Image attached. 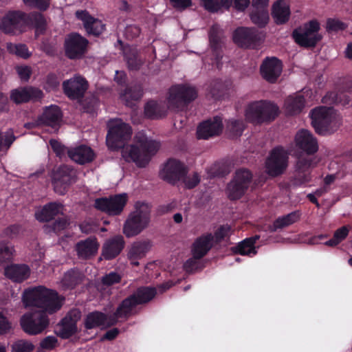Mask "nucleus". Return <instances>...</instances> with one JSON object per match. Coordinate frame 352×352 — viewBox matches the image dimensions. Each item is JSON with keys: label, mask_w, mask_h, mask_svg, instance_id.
Instances as JSON below:
<instances>
[{"label": "nucleus", "mask_w": 352, "mask_h": 352, "mask_svg": "<svg viewBox=\"0 0 352 352\" xmlns=\"http://www.w3.org/2000/svg\"><path fill=\"white\" fill-rule=\"evenodd\" d=\"M305 97L301 94L289 96L285 100V108L287 114L296 115L300 113L305 105Z\"/></svg>", "instance_id": "e433bc0d"}, {"label": "nucleus", "mask_w": 352, "mask_h": 352, "mask_svg": "<svg viewBox=\"0 0 352 352\" xmlns=\"http://www.w3.org/2000/svg\"><path fill=\"white\" fill-rule=\"evenodd\" d=\"M34 345L30 341L19 340L12 345V352H32Z\"/></svg>", "instance_id": "6e6d98bb"}, {"label": "nucleus", "mask_w": 352, "mask_h": 352, "mask_svg": "<svg viewBox=\"0 0 352 352\" xmlns=\"http://www.w3.org/2000/svg\"><path fill=\"white\" fill-rule=\"evenodd\" d=\"M137 300L134 295L130 294L124 298L118 305L112 315V324L116 323L119 319L126 320L133 316L138 314Z\"/></svg>", "instance_id": "aec40b11"}, {"label": "nucleus", "mask_w": 352, "mask_h": 352, "mask_svg": "<svg viewBox=\"0 0 352 352\" xmlns=\"http://www.w3.org/2000/svg\"><path fill=\"white\" fill-rule=\"evenodd\" d=\"M83 111L87 113H94L98 106V100L92 96L86 98L82 103Z\"/></svg>", "instance_id": "bf43d9fd"}, {"label": "nucleus", "mask_w": 352, "mask_h": 352, "mask_svg": "<svg viewBox=\"0 0 352 352\" xmlns=\"http://www.w3.org/2000/svg\"><path fill=\"white\" fill-rule=\"evenodd\" d=\"M121 280L122 276L120 274L116 272H111L102 277L101 283L103 285L109 287L120 283Z\"/></svg>", "instance_id": "4d7b16f0"}, {"label": "nucleus", "mask_w": 352, "mask_h": 352, "mask_svg": "<svg viewBox=\"0 0 352 352\" xmlns=\"http://www.w3.org/2000/svg\"><path fill=\"white\" fill-rule=\"evenodd\" d=\"M250 19L253 23L263 28L268 23L270 19L268 10L266 8H253L250 13Z\"/></svg>", "instance_id": "a18cd8bd"}, {"label": "nucleus", "mask_w": 352, "mask_h": 352, "mask_svg": "<svg viewBox=\"0 0 352 352\" xmlns=\"http://www.w3.org/2000/svg\"><path fill=\"white\" fill-rule=\"evenodd\" d=\"M76 173L74 168L68 165L60 166L53 173L52 183L55 192L64 195L67 188L75 182Z\"/></svg>", "instance_id": "4468645a"}, {"label": "nucleus", "mask_w": 352, "mask_h": 352, "mask_svg": "<svg viewBox=\"0 0 352 352\" xmlns=\"http://www.w3.org/2000/svg\"><path fill=\"white\" fill-rule=\"evenodd\" d=\"M143 96V89L140 85L129 86L120 93V98L125 102L126 106L131 107L134 101L139 100Z\"/></svg>", "instance_id": "58836bf2"}, {"label": "nucleus", "mask_w": 352, "mask_h": 352, "mask_svg": "<svg viewBox=\"0 0 352 352\" xmlns=\"http://www.w3.org/2000/svg\"><path fill=\"white\" fill-rule=\"evenodd\" d=\"M149 213L141 209L131 212L126 219L124 228V234L127 237H131L140 234L148 224Z\"/></svg>", "instance_id": "ddd939ff"}, {"label": "nucleus", "mask_w": 352, "mask_h": 352, "mask_svg": "<svg viewBox=\"0 0 352 352\" xmlns=\"http://www.w3.org/2000/svg\"><path fill=\"white\" fill-rule=\"evenodd\" d=\"M65 94L72 100H78L83 98L88 89V82L81 76H75L63 83Z\"/></svg>", "instance_id": "4be33fe9"}, {"label": "nucleus", "mask_w": 352, "mask_h": 352, "mask_svg": "<svg viewBox=\"0 0 352 352\" xmlns=\"http://www.w3.org/2000/svg\"><path fill=\"white\" fill-rule=\"evenodd\" d=\"M27 17V24L32 25L36 29V33L41 34L43 33L47 25V21L45 19L44 16L37 12H34L30 13L29 15H26Z\"/></svg>", "instance_id": "c03bdc74"}, {"label": "nucleus", "mask_w": 352, "mask_h": 352, "mask_svg": "<svg viewBox=\"0 0 352 352\" xmlns=\"http://www.w3.org/2000/svg\"><path fill=\"white\" fill-rule=\"evenodd\" d=\"M209 38L213 56L210 64L219 65L226 63V62L223 60V48L224 47L223 32L218 25L215 24L211 27L209 32Z\"/></svg>", "instance_id": "dca6fc26"}, {"label": "nucleus", "mask_w": 352, "mask_h": 352, "mask_svg": "<svg viewBox=\"0 0 352 352\" xmlns=\"http://www.w3.org/2000/svg\"><path fill=\"white\" fill-rule=\"evenodd\" d=\"M63 208V205L56 202L45 204L35 213L36 219L40 222H48L55 218Z\"/></svg>", "instance_id": "f704fd0d"}, {"label": "nucleus", "mask_w": 352, "mask_h": 352, "mask_svg": "<svg viewBox=\"0 0 352 352\" xmlns=\"http://www.w3.org/2000/svg\"><path fill=\"white\" fill-rule=\"evenodd\" d=\"M25 4L38 8L41 10H45L50 5V0H23Z\"/></svg>", "instance_id": "338daca9"}, {"label": "nucleus", "mask_w": 352, "mask_h": 352, "mask_svg": "<svg viewBox=\"0 0 352 352\" xmlns=\"http://www.w3.org/2000/svg\"><path fill=\"white\" fill-rule=\"evenodd\" d=\"M58 343V339L53 336H48L44 338L40 342V348L51 351L55 349Z\"/></svg>", "instance_id": "052dcab7"}, {"label": "nucleus", "mask_w": 352, "mask_h": 352, "mask_svg": "<svg viewBox=\"0 0 352 352\" xmlns=\"http://www.w3.org/2000/svg\"><path fill=\"white\" fill-rule=\"evenodd\" d=\"M124 240L120 235L115 236L107 240L102 248V256L109 261L118 256L124 247Z\"/></svg>", "instance_id": "a878e982"}, {"label": "nucleus", "mask_w": 352, "mask_h": 352, "mask_svg": "<svg viewBox=\"0 0 352 352\" xmlns=\"http://www.w3.org/2000/svg\"><path fill=\"white\" fill-rule=\"evenodd\" d=\"M20 231V226L16 224L11 225L3 230L2 232V236L14 239L18 236Z\"/></svg>", "instance_id": "69168bd1"}, {"label": "nucleus", "mask_w": 352, "mask_h": 352, "mask_svg": "<svg viewBox=\"0 0 352 352\" xmlns=\"http://www.w3.org/2000/svg\"><path fill=\"white\" fill-rule=\"evenodd\" d=\"M283 67H260L262 77L270 82H275L282 72Z\"/></svg>", "instance_id": "3c124183"}, {"label": "nucleus", "mask_w": 352, "mask_h": 352, "mask_svg": "<svg viewBox=\"0 0 352 352\" xmlns=\"http://www.w3.org/2000/svg\"><path fill=\"white\" fill-rule=\"evenodd\" d=\"M311 164L312 160L309 158H299L296 162L295 170L302 172H311Z\"/></svg>", "instance_id": "0e129e2a"}, {"label": "nucleus", "mask_w": 352, "mask_h": 352, "mask_svg": "<svg viewBox=\"0 0 352 352\" xmlns=\"http://www.w3.org/2000/svg\"><path fill=\"white\" fill-rule=\"evenodd\" d=\"M140 34V28L136 25H129L125 28L124 35L129 39L138 37Z\"/></svg>", "instance_id": "774afa93"}, {"label": "nucleus", "mask_w": 352, "mask_h": 352, "mask_svg": "<svg viewBox=\"0 0 352 352\" xmlns=\"http://www.w3.org/2000/svg\"><path fill=\"white\" fill-rule=\"evenodd\" d=\"M214 236L211 233L197 238L192 245L191 252L195 258H202L212 248Z\"/></svg>", "instance_id": "c756f323"}, {"label": "nucleus", "mask_w": 352, "mask_h": 352, "mask_svg": "<svg viewBox=\"0 0 352 352\" xmlns=\"http://www.w3.org/2000/svg\"><path fill=\"white\" fill-rule=\"evenodd\" d=\"M290 14L289 6L287 1L278 0L274 3L272 15L276 24L281 25L287 23Z\"/></svg>", "instance_id": "72a5a7b5"}, {"label": "nucleus", "mask_w": 352, "mask_h": 352, "mask_svg": "<svg viewBox=\"0 0 352 352\" xmlns=\"http://www.w3.org/2000/svg\"><path fill=\"white\" fill-rule=\"evenodd\" d=\"M14 252V247L8 241H0V265L12 261Z\"/></svg>", "instance_id": "49530a36"}, {"label": "nucleus", "mask_w": 352, "mask_h": 352, "mask_svg": "<svg viewBox=\"0 0 352 352\" xmlns=\"http://www.w3.org/2000/svg\"><path fill=\"white\" fill-rule=\"evenodd\" d=\"M300 217V212L298 210L292 212L286 215L277 218L273 223V225L270 227L271 232H276L279 229L286 228L296 222H297Z\"/></svg>", "instance_id": "ea45409f"}, {"label": "nucleus", "mask_w": 352, "mask_h": 352, "mask_svg": "<svg viewBox=\"0 0 352 352\" xmlns=\"http://www.w3.org/2000/svg\"><path fill=\"white\" fill-rule=\"evenodd\" d=\"M88 41L78 34H72L65 40V52L71 59L80 58L87 50Z\"/></svg>", "instance_id": "412c9836"}, {"label": "nucleus", "mask_w": 352, "mask_h": 352, "mask_svg": "<svg viewBox=\"0 0 352 352\" xmlns=\"http://www.w3.org/2000/svg\"><path fill=\"white\" fill-rule=\"evenodd\" d=\"M68 157L79 164H85L92 162L95 155L94 151L89 146L80 145L67 150Z\"/></svg>", "instance_id": "7c9ffc66"}, {"label": "nucleus", "mask_w": 352, "mask_h": 352, "mask_svg": "<svg viewBox=\"0 0 352 352\" xmlns=\"http://www.w3.org/2000/svg\"><path fill=\"white\" fill-rule=\"evenodd\" d=\"M347 25L336 19H328L326 24V29L328 32H338L343 30Z\"/></svg>", "instance_id": "13d9d810"}, {"label": "nucleus", "mask_w": 352, "mask_h": 352, "mask_svg": "<svg viewBox=\"0 0 352 352\" xmlns=\"http://www.w3.org/2000/svg\"><path fill=\"white\" fill-rule=\"evenodd\" d=\"M171 6L177 11L182 12L192 5V0H169Z\"/></svg>", "instance_id": "e2e57ef3"}, {"label": "nucleus", "mask_w": 352, "mask_h": 352, "mask_svg": "<svg viewBox=\"0 0 352 352\" xmlns=\"http://www.w3.org/2000/svg\"><path fill=\"white\" fill-rule=\"evenodd\" d=\"M123 54L129 66H137L142 63L135 47H125L123 50Z\"/></svg>", "instance_id": "09e8293b"}, {"label": "nucleus", "mask_w": 352, "mask_h": 352, "mask_svg": "<svg viewBox=\"0 0 352 352\" xmlns=\"http://www.w3.org/2000/svg\"><path fill=\"white\" fill-rule=\"evenodd\" d=\"M295 142L300 150L309 155H314L318 151L317 139L307 129H301L297 132Z\"/></svg>", "instance_id": "5701e85b"}, {"label": "nucleus", "mask_w": 352, "mask_h": 352, "mask_svg": "<svg viewBox=\"0 0 352 352\" xmlns=\"http://www.w3.org/2000/svg\"><path fill=\"white\" fill-rule=\"evenodd\" d=\"M112 322H108V315L100 311H93L85 316L83 326L85 330L109 327Z\"/></svg>", "instance_id": "cd10ccee"}, {"label": "nucleus", "mask_w": 352, "mask_h": 352, "mask_svg": "<svg viewBox=\"0 0 352 352\" xmlns=\"http://www.w3.org/2000/svg\"><path fill=\"white\" fill-rule=\"evenodd\" d=\"M16 139V137L12 130H9L4 133L0 130V152L4 149L8 150Z\"/></svg>", "instance_id": "864d4df0"}, {"label": "nucleus", "mask_w": 352, "mask_h": 352, "mask_svg": "<svg viewBox=\"0 0 352 352\" xmlns=\"http://www.w3.org/2000/svg\"><path fill=\"white\" fill-rule=\"evenodd\" d=\"M222 118L216 116L201 122L197 126V138L199 140H208L219 136L223 131Z\"/></svg>", "instance_id": "6ab92c4d"}, {"label": "nucleus", "mask_w": 352, "mask_h": 352, "mask_svg": "<svg viewBox=\"0 0 352 352\" xmlns=\"http://www.w3.org/2000/svg\"><path fill=\"white\" fill-rule=\"evenodd\" d=\"M61 118L60 109L56 105H51L44 109L38 120L41 124L54 127L58 125Z\"/></svg>", "instance_id": "2f4dec72"}, {"label": "nucleus", "mask_w": 352, "mask_h": 352, "mask_svg": "<svg viewBox=\"0 0 352 352\" xmlns=\"http://www.w3.org/2000/svg\"><path fill=\"white\" fill-rule=\"evenodd\" d=\"M5 276L12 282L21 283L30 276V268L26 264H10L4 269Z\"/></svg>", "instance_id": "c85d7f7f"}, {"label": "nucleus", "mask_w": 352, "mask_h": 352, "mask_svg": "<svg viewBox=\"0 0 352 352\" xmlns=\"http://www.w3.org/2000/svg\"><path fill=\"white\" fill-rule=\"evenodd\" d=\"M128 202L126 193L116 194L95 199L94 208L109 216H118L124 210Z\"/></svg>", "instance_id": "6e6552de"}, {"label": "nucleus", "mask_w": 352, "mask_h": 352, "mask_svg": "<svg viewBox=\"0 0 352 352\" xmlns=\"http://www.w3.org/2000/svg\"><path fill=\"white\" fill-rule=\"evenodd\" d=\"M311 180V172H302L295 170L294 176L291 179V183L292 186L299 187L306 184Z\"/></svg>", "instance_id": "603ef678"}, {"label": "nucleus", "mask_w": 352, "mask_h": 352, "mask_svg": "<svg viewBox=\"0 0 352 352\" xmlns=\"http://www.w3.org/2000/svg\"><path fill=\"white\" fill-rule=\"evenodd\" d=\"M198 96L197 89L188 83L172 85L168 91V104L170 109L177 111L186 108Z\"/></svg>", "instance_id": "20e7f679"}, {"label": "nucleus", "mask_w": 352, "mask_h": 352, "mask_svg": "<svg viewBox=\"0 0 352 352\" xmlns=\"http://www.w3.org/2000/svg\"><path fill=\"white\" fill-rule=\"evenodd\" d=\"M76 16L83 23V25L89 34L100 35L104 30V25L98 19L91 16L86 10H77Z\"/></svg>", "instance_id": "393cba45"}, {"label": "nucleus", "mask_w": 352, "mask_h": 352, "mask_svg": "<svg viewBox=\"0 0 352 352\" xmlns=\"http://www.w3.org/2000/svg\"><path fill=\"white\" fill-rule=\"evenodd\" d=\"M7 50L10 53L14 54L18 56L26 58L29 56V52L26 45L23 44L7 43Z\"/></svg>", "instance_id": "5fc2aeb1"}, {"label": "nucleus", "mask_w": 352, "mask_h": 352, "mask_svg": "<svg viewBox=\"0 0 352 352\" xmlns=\"http://www.w3.org/2000/svg\"><path fill=\"white\" fill-rule=\"evenodd\" d=\"M260 239L259 235H254L253 236L246 238L235 247L232 248L234 253L241 255H255L257 253L256 250L255 243Z\"/></svg>", "instance_id": "4c0bfd02"}, {"label": "nucleus", "mask_w": 352, "mask_h": 352, "mask_svg": "<svg viewBox=\"0 0 352 352\" xmlns=\"http://www.w3.org/2000/svg\"><path fill=\"white\" fill-rule=\"evenodd\" d=\"M106 138L107 146L113 149L122 147L125 141L131 137V127L121 120L111 121L108 124Z\"/></svg>", "instance_id": "9d476101"}, {"label": "nucleus", "mask_w": 352, "mask_h": 352, "mask_svg": "<svg viewBox=\"0 0 352 352\" xmlns=\"http://www.w3.org/2000/svg\"><path fill=\"white\" fill-rule=\"evenodd\" d=\"M320 23L317 20H311L293 32L295 41L301 46L306 47H314L321 39L319 34Z\"/></svg>", "instance_id": "423d86ee"}, {"label": "nucleus", "mask_w": 352, "mask_h": 352, "mask_svg": "<svg viewBox=\"0 0 352 352\" xmlns=\"http://www.w3.org/2000/svg\"><path fill=\"white\" fill-rule=\"evenodd\" d=\"M151 247V244L148 241L133 243L128 253L131 264L134 266L139 265L138 260L146 256Z\"/></svg>", "instance_id": "473e14b6"}, {"label": "nucleus", "mask_w": 352, "mask_h": 352, "mask_svg": "<svg viewBox=\"0 0 352 352\" xmlns=\"http://www.w3.org/2000/svg\"><path fill=\"white\" fill-rule=\"evenodd\" d=\"M144 115L150 119H158L165 116L164 107L154 100L146 102L144 107Z\"/></svg>", "instance_id": "37998d69"}, {"label": "nucleus", "mask_w": 352, "mask_h": 352, "mask_svg": "<svg viewBox=\"0 0 352 352\" xmlns=\"http://www.w3.org/2000/svg\"><path fill=\"white\" fill-rule=\"evenodd\" d=\"M279 114L278 107L268 100H257L248 104L245 109L246 120L254 125L270 123Z\"/></svg>", "instance_id": "7ed1b4c3"}, {"label": "nucleus", "mask_w": 352, "mask_h": 352, "mask_svg": "<svg viewBox=\"0 0 352 352\" xmlns=\"http://www.w3.org/2000/svg\"><path fill=\"white\" fill-rule=\"evenodd\" d=\"M50 144L56 156L60 158L63 157L65 153L67 154V150L69 149L56 140H51Z\"/></svg>", "instance_id": "680f3d73"}, {"label": "nucleus", "mask_w": 352, "mask_h": 352, "mask_svg": "<svg viewBox=\"0 0 352 352\" xmlns=\"http://www.w3.org/2000/svg\"><path fill=\"white\" fill-rule=\"evenodd\" d=\"M229 85H230L229 82H223L220 79H215L208 87V94L213 99L220 100L226 94Z\"/></svg>", "instance_id": "79ce46f5"}, {"label": "nucleus", "mask_w": 352, "mask_h": 352, "mask_svg": "<svg viewBox=\"0 0 352 352\" xmlns=\"http://www.w3.org/2000/svg\"><path fill=\"white\" fill-rule=\"evenodd\" d=\"M311 125L316 133L327 135L334 132L331 126L333 122L331 110L324 107H318L310 112Z\"/></svg>", "instance_id": "9b49d317"}, {"label": "nucleus", "mask_w": 352, "mask_h": 352, "mask_svg": "<svg viewBox=\"0 0 352 352\" xmlns=\"http://www.w3.org/2000/svg\"><path fill=\"white\" fill-rule=\"evenodd\" d=\"M261 32L253 28L241 27L233 34L234 43L241 47L254 48L263 39Z\"/></svg>", "instance_id": "2eb2a0df"}, {"label": "nucleus", "mask_w": 352, "mask_h": 352, "mask_svg": "<svg viewBox=\"0 0 352 352\" xmlns=\"http://www.w3.org/2000/svg\"><path fill=\"white\" fill-rule=\"evenodd\" d=\"M85 278V274L78 268L67 270L63 275L61 284L65 289H73L80 285Z\"/></svg>", "instance_id": "c9c22d12"}, {"label": "nucleus", "mask_w": 352, "mask_h": 352, "mask_svg": "<svg viewBox=\"0 0 352 352\" xmlns=\"http://www.w3.org/2000/svg\"><path fill=\"white\" fill-rule=\"evenodd\" d=\"M252 172L247 168L236 170L233 178L226 187L228 199L232 201L241 199L248 190L252 182Z\"/></svg>", "instance_id": "39448f33"}, {"label": "nucleus", "mask_w": 352, "mask_h": 352, "mask_svg": "<svg viewBox=\"0 0 352 352\" xmlns=\"http://www.w3.org/2000/svg\"><path fill=\"white\" fill-rule=\"evenodd\" d=\"M23 331L28 335H38L50 325V318L43 311H30L23 314L20 320Z\"/></svg>", "instance_id": "0eeeda50"}, {"label": "nucleus", "mask_w": 352, "mask_h": 352, "mask_svg": "<svg viewBox=\"0 0 352 352\" xmlns=\"http://www.w3.org/2000/svg\"><path fill=\"white\" fill-rule=\"evenodd\" d=\"M135 296L139 305H144L151 301L157 295L155 287L142 286L132 293Z\"/></svg>", "instance_id": "a19ab883"}, {"label": "nucleus", "mask_w": 352, "mask_h": 352, "mask_svg": "<svg viewBox=\"0 0 352 352\" xmlns=\"http://www.w3.org/2000/svg\"><path fill=\"white\" fill-rule=\"evenodd\" d=\"M187 174V170L180 161L170 158L164 164L160 172V177L169 184H175L184 179Z\"/></svg>", "instance_id": "f3484780"}, {"label": "nucleus", "mask_w": 352, "mask_h": 352, "mask_svg": "<svg viewBox=\"0 0 352 352\" xmlns=\"http://www.w3.org/2000/svg\"><path fill=\"white\" fill-rule=\"evenodd\" d=\"M99 246L96 237L89 236L85 240L78 241L75 249L79 258L89 259L96 256Z\"/></svg>", "instance_id": "bb28decb"}, {"label": "nucleus", "mask_w": 352, "mask_h": 352, "mask_svg": "<svg viewBox=\"0 0 352 352\" xmlns=\"http://www.w3.org/2000/svg\"><path fill=\"white\" fill-rule=\"evenodd\" d=\"M204 8L212 12H215L222 8H229L232 0H202Z\"/></svg>", "instance_id": "de8ad7c7"}, {"label": "nucleus", "mask_w": 352, "mask_h": 352, "mask_svg": "<svg viewBox=\"0 0 352 352\" xmlns=\"http://www.w3.org/2000/svg\"><path fill=\"white\" fill-rule=\"evenodd\" d=\"M65 298L54 289L45 286H38L25 289L22 301L25 307H34L40 309L37 311L45 312L46 315L53 314L59 311Z\"/></svg>", "instance_id": "f257e3e1"}, {"label": "nucleus", "mask_w": 352, "mask_h": 352, "mask_svg": "<svg viewBox=\"0 0 352 352\" xmlns=\"http://www.w3.org/2000/svg\"><path fill=\"white\" fill-rule=\"evenodd\" d=\"M227 129L232 138L240 137L245 129V124L241 120H232L228 122Z\"/></svg>", "instance_id": "8fccbe9b"}, {"label": "nucleus", "mask_w": 352, "mask_h": 352, "mask_svg": "<svg viewBox=\"0 0 352 352\" xmlns=\"http://www.w3.org/2000/svg\"><path fill=\"white\" fill-rule=\"evenodd\" d=\"M27 24L26 14L21 11H10L1 19L0 29L6 34L21 32Z\"/></svg>", "instance_id": "a211bd4d"}, {"label": "nucleus", "mask_w": 352, "mask_h": 352, "mask_svg": "<svg viewBox=\"0 0 352 352\" xmlns=\"http://www.w3.org/2000/svg\"><path fill=\"white\" fill-rule=\"evenodd\" d=\"M82 312L78 308L71 309L58 322L55 330L61 339H69L78 331V322L81 319Z\"/></svg>", "instance_id": "f8f14e48"}, {"label": "nucleus", "mask_w": 352, "mask_h": 352, "mask_svg": "<svg viewBox=\"0 0 352 352\" xmlns=\"http://www.w3.org/2000/svg\"><path fill=\"white\" fill-rule=\"evenodd\" d=\"M140 146L129 145L122 151V156L126 162H133L140 168L146 167L151 157L157 152L160 144L157 142L146 138L139 141Z\"/></svg>", "instance_id": "f03ea898"}, {"label": "nucleus", "mask_w": 352, "mask_h": 352, "mask_svg": "<svg viewBox=\"0 0 352 352\" xmlns=\"http://www.w3.org/2000/svg\"><path fill=\"white\" fill-rule=\"evenodd\" d=\"M288 153L281 146L274 147L265 161V172L271 177L284 173L288 166Z\"/></svg>", "instance_id": "1a4fd4ad"}, {"label": "nucleus", "mask_w": 352, "mask_h": 352, "mask_svg": "<svg viewBox=\"0 0 352 352\" xmlns=\"http://www.w3.org/2000/svg\"><path fill=\"white\" fill-rule=\"evenodd\" d=\"M43 98V92L32 87H21L11 91L10 98L16 104L28 102L30 100H38Z\"/></svg>", "instance_id": "b1692460"}]
</instances>
